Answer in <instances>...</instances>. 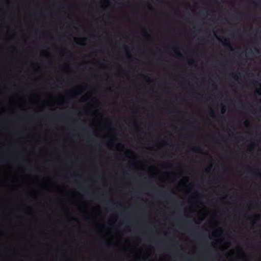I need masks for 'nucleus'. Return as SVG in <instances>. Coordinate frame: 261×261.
<instances>
[{
	"instance_id": "6ab92c4d",
	"label": "nucleus",
	"mask_w": 261,
	"mask_h": 261,
	"mask_svg": "<svg viewBox=\"0 0 261 261\" xmlns=\"http://www.w3.org/2000/svg\"><path fill=\"white\" fill-rule=\"evenodd\" d=\"M193 63H194V61H193V60H190L189 61V64H193Z\"/></svg>"
},
{
	"instance_id": "a211bd4d",
	"label": "nucleus",
	"mask_w": 261,
	"mask_h": 261,
	"mask_svg": "<svg viewBox=\"0 0 261 261\" xmlns=\"http://www.w3.org/2000/svg\"><path fill=\"white\" fill-rule=\"evenodd\" d=\"M127 57L129 59H130V58H132V57L129 53H127Z\"/></svg>"
},
{
	"instance_id": "0eeeda50",
	"label": "nucleus",
	"mask_w": 261,
	"mask_h": 261,
	"mask_svg": "<svg viewBox=\"0 0 261 261\" xmlns=\"http://www.w3.org/2000/svg\"><path fill=\"white\" fill-rule=\"evenodd\" d=\"M173 50L178 56H181V54L178 50H177L176 49H174Z\"/></svg>"
},
{
	"instance_id": "393cba45",
	"label": "nucleus",
	"mask_w": 261,
	"mask_h": 261,
	"mask_svg": "<svg viewBox=\"0 0 261 261\" xmlns=\"http://www.w3.org/2000/svg\"><path fill=\"white\" fill-rule=\"evenodd\" d=\"M254 223H255L254 221H252V225H253Z\"/></svg>"
},
{
	"instance_id": "423d86ee",
	"label": "nucleus",
	"mask_w": 261,
	"mask_h": 261,
	"mask_svg": "<svg viewBox=\"0 0 261 261\" xmlns=\"http://www.w3.org/2000/svg\"><path fill=\"white\" fill-rule=\"evenodd\" d=\"M225 112H226V108L224 106H223V107H222V108L221 109V113L222 114H224Z\"/></svg>"
},
{
	"instance_id": "5701e85b",
	"label": "nucleus",
	"mask_w": 261,
	"mask_h": 261,
	"mask_svg": "<svg viewBox=\"0 0 261 261\" xmlns=\"http://www.w3.org/2000/svg\"><path fill=\"white\" fill-rule=\"evenodd\" d=\"M73 220H74V221H77V219H76V218H74V219H73Z\"/></svg>"
},
{
	"instance_id": "f03ea898",
	"label": "nucleus",
	"mask_w": 261,
	"mask_h": 261,
	"mask_svg": "<svg viewBox=\"0 0 261 261\" xmlns=\"http://www.w3.org/2000/svg\"><path fill=\"white\" fill-rule=\"evenodd\" d=\"M249 3L251 5L254 6L257 8H261L260 7V3L259 2H256L254 1H251Z\"/></svg>"
},
{
	"instance_id": "dca6fc26",
	"label": "nucleus",
	"mask_w": 261,
	"mask_h": 261,
	"mask_svg": "<svg viewBox=\"0 0 261 261\" xmlns=\"http://www.w3.org/2000/svg\"><path fill=\"white\" fill-rule=\"evenodd\" d=\"M259 85L260 86V88L257 90V91H256V92L258 93V94H260V92H261V84H260Z\"/></svg>"
},
{
	"instance_id": "f8f14e48",
	"label": "nucleus",
	"mask_w": 261,
	"mask_h": 261,
	"mask_svg": "<svg viewBox=\"0 0 261 261\" xmlns=\"http://www.w3.org/2000/svg\"><path fill=\"white\" fill-rule=\"evenodd\" d=\"M143 33H144V35L147 37H149V35L148 34V33H147V32L145 30H143Z\"/></svg>"
},
{
	"instance_id": "9b49d317",
	"label": "nucleus",
	"mask_w": 261,
	"mask_h": 261,
	"mask_svg": "<svg viewBox=\"0 0 261 261\" xmlns=\"http://www.w3.org/2000/svg\"><path fill=\"white\" fill-rule=\"evenodd\" d=\"M162 196L166 198H171V196L167 194H165L162 195Z\"/></svg>"
},
{
	"instance_id": "f257e3e1",
	"label": "nucleus",
	"mask_w": 261,
	"mask_h": 261,
	"mask_svg": "<svg viewBox=\"0 0 261 261\" xmlns=\"http://www.w3.org/2000/svg\"><path fill=\"white\" fill-rule=\"evenodd\" d=\"M222 43L226 48H227L230 50H233L232 45L229 39L226 38H224Z\"/></svg>"
},
{
	"instance_id": "9d476101",
	"label": "nucleus",
	"mask_w": 261,
	"mask_h": 261,
	"mask_svg": "<svg viewBox=\"0 0 261 261\" xmlns=\"http://www.w3.org/2000/svg\"><path fill=\"white\" fill-rule=\"evenodd\" d=\"M145 79L146 81L148 83H150L151 82V80H150V78L148 76H145Z\"/></svg>"
},
{
	"instance_id": "c756f323",
	"label": "nucleus",
	"mask_w": 261,
	"mask_h": 261,
	"mask_svg": "<svg viewBox=\"0 0 261 261\" xmlns=\"http://www.w3.org/2000/svg\"><path fill=\"white\" fill-rule=\"evenodd\" d=\"M255 50H256V51H257V52L258 51V49H255Z\"/></svg>"
},
{
	"instance_id": "a878e982",
	"label": "nucleus",
	"mask_w": 261,
	"mask_h": 261,
	"mask_svg": "<svg viewBox=\"0 0 261 261\" xmlns=\"http://www.w3.org/2000/svg\"><path fill=\"white\" fill-rule=\"evenodd\" d=\"M255 217H256L257 218H259V216L258 215L256 216Z\"/></svg>"
},
{
	"instance_id": "f3484780",
	"label": "nucleus",
	"mask_w": 261,
	"mask_h": 261,
	"mask_svg": "<svg viewBox=\"0 0 261 261\" xmlns=\"http://www.w3.org/2000/svg\"><path fill=\"white\" fill-rule=\"evenodd\" d=\"M105 244H106V245L107 246H109H109H110V244L108 240H107V241H106Z\"/></svg>"
},
{
	"instance_id": "7ed1b4c3",
	"label": "nucleus",
	"mask_w": 261,
	"mask_h": 261,
	"mask_svg": "<svg viewBox=\"0 0 261 261\" xmlns=\"http://www.w3.org/2000/svg\"><path fill=\"white\" fill-rule=\"evenodd\" d=\"M193 151L197 153H200L202 152L201 147L199 146H196L192 148Z\"/></svg>"
},
{
	"instance_id": "c85d7f7f",
	"label": "nucleus",
	"mask_w": 261,
	"mask_h": 261,
	"mask_svg": "<svg viewBox=\"0 0 261 261\" xmlns=\"http://www.w3.org/2000/svg\"><path fill=\"white\" fill-rule=\"evenodd\" d=\"M229 136H230V137H233V136L231 135H229Z\"/></svg>"
},
{
	"instance_id": "cd10ccee",
	"label": "nucleus",
	"mask_w": 261,
	"mask_h": 261,
	"mask_svg": "<svg viewBox=\"0 0 261 261\" xmlns=\"http://www.w3.org/2000/svg\"><path fill=\"white\" fill-rule=\"evenodd\" d=\"M187 259L189 260H190V258H187Z\"/></svg>"
},
{
	"instance_id": "4be33fe9",
	"label": "nucleus",
	"mask_w": 261,
	"mask_h": 261,
	"mask_svg": "<svg viewBox=\"0 0 261 261\" xmlns=\"http://www.w3.org/2000/svg\"><path fill=\"white\" fill-rule=\"evenodd\" d=\"M52 64H53V62L51 61L48 62L49 65H52Z\"/></svg>"
},
{
	"instance_id": "4468645a",
	"label": "nucleus",
	"mask_w": 261,
	"mask_h": 261,
	"mask_svg": "<svg viewBox=\"0 0 261 261\" xmlns=\"http://www.w3.org/2000/svg\"><path fill=\"white\" fill-rule=\"evenodd\" d=\"M76 43L78 45H79L81 46H84V45H85V43H80V42H77Z\"/></svg>"
},
{
	"instance_id": "2eb2a0df",
	"label": "nucleus",
	"mask_w": 261,
	"mask_h": 261,
	"mask_svg": "<svg viewBox=\"0 0 261 261\" xmlns=\"http://www.w3.org/2000/svg\"><path fill=\"white\" fill-rule=\"evenodd\" d=\"M211 167H209L206 169V172L209 173L210 172Z\"/></svg>"
},
{
	"instance_id": "bb28decb",
	"label": "nucleus",
	"mask_w": 261,
	"mask_h": 261,
	"mask_svg": "<svg viewBox=\"0 0 261 261\" xmlns=\"http://www.w3.org/2000/svg\"><path fill=\"white\" fill-rule=\"evenodd\" d=\"M135 124H137V122L135 121Z\"/></svg>"
},
{
	"instance_id": "1a4fd4ad",
	"label": "nucleus",
	"mask_w": 261,
	"mask_h": 261,
	"mask_svg": "<svg viewBox=\"0 0 261 261\" xmlns=\"http://www.w3.org/2000/svg\"><path fill=\"white\" fill-rule=\"evenodd\" d=\"M253 54V51L251 49H249L246 55L249 56Z\"/></svg>"
},
{
	"instance_id": "412c9836",
	"label": "nucleus",
	"mask_w": 261,
	"mask_h": 261,
	"mask_svg": "<svg viewBox=\"0 0 261 261\" xmlns=\"http://www.w3.org/2000/svg\"><path fill=\"white\" fill-rule=\"evenodd\" d=\"M215 140V138H214V137H212V138H211V141H212V142H214Z\"/></svg>"
},
{
	"instance_id": "b1692460",
	"label": "nucleus",
	"mask_w": 261,
	"mask_h": 261,
	"mask_svg": "<svg viewBox=\"0 0 261 261\" xmlns=\"http://www.w3.org/2000/svg\"><path fill=\"white\" fill-rule=\"evenodd\" d=\"M217 232H219L221 233V230H219L218 231H217Z\"/></svg>"
},
{
	"instance_id": "20e7f679",
	"label": "nucleus",
	"mask_w": 261,
	"mask_h": 261,
	"mask_svg": "<svg viewBox=\"0 0 261 261\" xmlns=\"http://www.w3.org/2000/svg\"><path fill=\"white\" fill-rule=\"evenodd\" d=\"M243 125L247 127H248L250 126V122L249 120H246L244 121Z\"/></svg>"
},
{
	"instance_id": "aec40b11",
	"label": "nucleus",
	"mask_w": 261,
	"mask_h": 261,
	"mask_svg": "<svg viewBox=\"0 0 261 261\" xmlns=\"http://www.w3.org/2000/svg\"><path fill=\"white\" fill-rule=\"evenodd\" d=\"M198 193L197 192H195L193 195L192 197H194L196 195H197Z\"/></svg>"
},
{
	"instance_id": "39448f33",
	"label": "nucleus",
	"mask_w": 261,
	"mask_h": 261,
	"mask_svg": "<svg viewBox=\"0 0 261 261\" xmlns=\"http://www.w3.org/2000/svg\"><path fill=\"white\" fill-rule=\"evenodd\" d=\"M210 116L213 118H215V112L214 111L211 109H210Z\"/></svg>"
},
{
	"instance_id": "ddd939ff",
	"label": "nucleus",
	"mask_w": 261,
	"mask_h": 261,
	"mask_svg": "<svg viewBox=\"0 0 261 261\" xmlns=\"http://www.w3.org/2000/svg\"><path fill=\"white\" fill-rule=\"evenodd\" d=\"M122 48H123L125 51H127L128 49V47H127V46H126V45H123V46H122Z\"/></svg>"
},
{
	"instance_id": "6e6552de",
	"label": "nucleus",
	"mask_w": 261,
	"mask_h": 261,
	"mask_svg": "<svg viewBox=\"0 0 261 261\" xmlns=\"http://www.w3.org/2000/svg\"><path fill=\"white\" fill-rule=\"evenodd\" d=\"M230 75L231 76H232L235 80H237L238 79V75L232 72V73H230Z\"/></svg>"
}]
</instances>
